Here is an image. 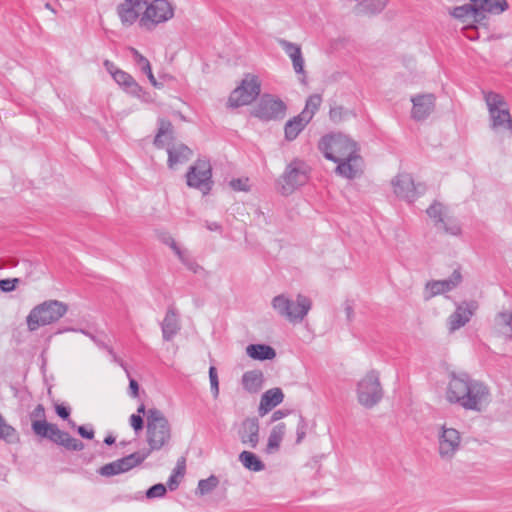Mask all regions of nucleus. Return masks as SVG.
Segmentation results:
<instances>
[{
    "label": "nucleus",
    "instance_id": "nucleus-1",
    "mask_svg": "<svg viewBox=\"0 0 512 512\" xmlns=\"http://www.w3.org/2000/svg\"><path fill=\"white\" fill-rule=\"evenodd\" d=\"M446 400L464 410L481 412L491 402L487 384L472 378L466 372H449L445 392Z\"/></svg>",
    "mask_w": 512,
    "mask_h": 512
},
{
    "label": "nucleus",
    "instance_id": "nucleus-2",
    "mask_svg": "<svg viewBox=\"0 0 512 512\" xmlns=\"http://www.w3.org/2000/svg\"><path fill=\"white\" fill-rule=\"evenodd\" d=\"M324 157L337 163L336 173L353 179L361 170L362 159L358 154L357 143L342 133L323 136L318 144Z\"/></svg>",
    "mask_w": 512,
    "mask_h": 512
},
{
    "label": "nucleus",
    "instance_id": "nucleus-3",
    "mask_svg": "<svg viewBox=\"0 0 512 512\" xmlns=\"http://www.w3.org/2000/svg\"><path fill=\"white\" fill-rule=\"evenodd\" d=\"M29 417L32 421L31 426L35 435L47 438L69 451H81L84 449L85 446L82 441L72 437L68 432L60 430L56 424L46 421L45 408L42 404H38L30 412Z\"/></svg>",
    "mask_w": 512,
    "mask_h": 512
},
{
    "label": "nucleus",
    "instance_id": "nucleus-4",
    "mask_svg": "<svg viewBox=\"0 0 512 512\" xmlns=\"http://www.w3.org/2000/svg\"><path fill=\"white\" fill-rule=\"evenodd\" d=\"M146 441L149 454L167 447L171 441L172 433L168 419L162 411L152 408L147 411Z\"/></svg>",
    "mask_w": 512,
    "mask_h": 512
},
{
    "label": "nucleus",
    "instance_id": "nucleus-5",
    "mask_svg": "<svg viewBox=\"0 0 512 512\" xmlns=\"http://www.w3.org/2000/svg\"><path fill=\"white\" fill-rule=\"evenodd\" d=\"M271 305L280 317L292 323H300L311 310L312 301L303 294H297L295 301L280 294L272 299Z\"/></svg>",
    "mask_w": 512,
    "mask_h": 512
},
{
    "label": "nucleus",
    "instance_id": "nucleus-6",
    "mask_svg": "<svg viewBox=\"0 0 512 512\" xmlns=\"http://www.w3.org/2000/svg\"><path fill=\"white\" fill-rule=\"evenodd\" d=\"M68 310V306L58 300H47L35 306L27 316L26 322L30 331L57 322Z\"/></svg>",
    "mask_w": 512,
    "mask_h": 512
},
{
    "label": "nucleus",
    "instance_id": "nucleus-7",
    "mask_svg": "<svg viewBox=\"0 0 512 512\" xmlns=\"http://www.w3.org/2000/svg\"><path fill=\"white\" fill-rule=\"evenodd\" d=\"M484 99L489 112L490 127L495 131L512 133V117L504 97L499 93L487 92Z\"/></svg>",
    "mask_w": 512,
    "mask_h": 512
},
{
    "label": "nucleus",
    "instance_id": "nucleus-8",
    "mask_svg": "<svg viewBox=\"0 0 512 512\" xmlns=\"http://www.w3.org/2000/svg\"><path fill=\"white\" fill-rule=\"evenodd\" d=\"M357 400L367 409L376 406L383 398V389L379 380V373L369 371L357 384Z\"/></svg>",
    "mask_w": 512,
    "mask_h": 512
},
{
    "label": "nucleus",
    "instance_id": "nucleus-9",
    "mask_svg": "<svg viewBox=\"0 0 512 512\" xmlns=\"http://www.w3.org/2000/svg\"><path fill=\"white\" fill-rule=\"evenodd\" d=\"M173 16L174 9L167 0H153L138 18L139 25L146 30H152L156 25L170 20Z\"/></svg>",
    "mask_w": 512,
    "mask_h": 512
},
{
    "label": "nucleus",
    "instance_id": "nucleus-10",
    "mask_svg": "<svg viewBox=\"0 0 512 512\" xmlns=\"http://www.w3.org/2000/svg\"><path fill=\"white\" fill-rule=\"evenodd\" d=\"M287 110L286 104L271 94H263L253 107L251 115L261 121L268 122L282 119Z\"/></svg>",
    "mask_w": 512,
    "mask_h": 512
},
{
    "label": "nucleus",
    "instance_id": "nucleus-11",
    "mask_svg": "<svg viewBox=\"0 0 512 512\" xmlns=\"http://www.w3.org/2000/svg\"><path fill=\"white\" fill-rule=\"evenodd\" d=\"M187 185L198 189L204 195L208 194L213 186L212 167L207 159H198L190 166L186 173Z\"/></svg>",
    "mask_w": 512,
    "mask_h": 512
},
{
    "label": "nucleus",
    "instance_id": "nucleus-12",
    "mask_svg": "<svg viewBox=\"0 0 512 512\" xmlns=\"http://www.w3.org/2000/svg\"><path fill=\"white\" fill-rule=\"evenodd\" d=\"M261 85L258 78L247 74L241 84L234 89L228 99V105L232 108L251 104L260 94Z\"/></svg>",
    "mask_w": 512,
    "mask_h": 512
},
{
    "label": "nucleus",
    "instance_id": "nucleus-13",
    "mask_svg": "<svg viewBox=\"0 0 512 512\" xmlns=\"http://www.w3.org/2000/svg\"><path fill=\"white\" fill-rule=\"evenodd\" d=\"M282 193L289 194L308 181V166L304 161L294 160L287 165L282 175Z\"/></svg>",
    "mask_w": 512,
    "mask_h": 512
},
{
    "label": "nucleus",
    "instance_id": "nucleus-14",
    "mask_svg": "<svg viewBox=\"0 0 512 512\" xmlns=\"http://www.w3.org/2000/svg\"><path fill=\"white\" fill-rule=\"evenodd\" d=\"M392 186L394 194L409 203L414 202L426 190L424 184H415L412 176L407 173H401L395 176L392 180Z\"/></svg>",
    "mask_w": 512,
    "mask_h": 512
},
{
    "label": "nucleus",
    "instance_id": "nucleus-15",
    "mask_svg": "<svg viewBox=\"0 0 512 512\" xmlns=\"http://www.w3.org/2000/svg\"><path fill=\"white\" fill-rule=\"evenodd\" d=\"M461 435L454 428L442 425L438 434V453L442 459L451 460L460 449Z\"/></svg>",
    "mask_w": 512,
    "mask_h": 512
},
{
    "label": "nucleus",
    "instance_id": "nucleus-16",
    "mask_svg": "<svg viewBox=\"0 0 512 512\" xmlns=\"http://www.w3.org/2000/svg\"><path fill=\"white\" fill-rule=\"evenodd\" d=\"M427 215L434 221L436 227L442 228L445 233L458 236L461 234L459 223L447 216V207L440 202H433L426 210Z\"/></svg>",
    "mask_w": 512,
    "mask_h": 512
},
{
    "label": "nucleus",
    "instance_id": "nucleus-17",
    "mask_svg": "<svg viewBox=\"0 0 512 512\" xmlns=\"http://www.w3.org/2000/svg\"><path fill=\"white\" fill-rule=\"evenodd\" d=\"M146 4L147 0H123V3L117 6V15L121 24L125 27L132 26L140 17Z\"/></svg>",
    "mask_w": 512,
    "mask_h": 512
},
{
    "label": "nucleus",
    "instance_id": "nucleus-18",
    "mask_svg": "<svg viewBox=\"0 0 512 512\" xmlns=\"http://www.w3.org/2000/svg\"><path fill=\"white\" fill-rule=\"evenodd\" d=\"M478 304L476 301H464L458 304L454 313L448 319L449 330L454 332L468 323L477 310Z\"/></svg>",
    "mask_w": 512,
    "mask_h": 512
},
{
    "label": "nucleus",
    "instance_id": "nucleus-19",
    "mask_svg": "<svg viewBox=\"0 0 512 512\" xmlns=\"http://www.w3.org/2000/svg\"><path fill=\"white\" fill-rule=\"evenodd\" d=\"M462 282V275L459 269H455L452 275L443 280H432L426 283L428 295L426 299L452 291Z\"/></svg>",
    "mask_w": 512,
    "mask_h": 512
},
{
    "label": "nucleus",
    "instance_id": "nucleus-20",
    "mask_svg": "<svg viewBox=\"0 0 512 512\" xmlns=\"http://www.w3.org/2000/svg\"><path fill=\"white\" fill-rule=\"evenodd\" d=\"M413 107L411 117L416 121L425 120L435 108V96L431 93L411 97Z\"/></svg>",
    "mask_w": 512,
    "mask_h": 512
},
{
    "label": "nucleus",
    "instance_id": "nucleus-21",
    "mask_svg": "<svg viewBox=\"0 0 512 512\" xmlns=\"http://www.w3.org/2000/svg\"><path fill=\"white\" fill-rule=\"evenodd\" d=\"M278 44L281 46V48L284 50V52L291 59L295 73L302 76L300 81L302 83H305V80H306V72L304 69L305 61H304V58L302 55L301 47L298 44L292 43L285 39H278Z\"/></svg>",
    "mask_w": 512,
    "mask_h": 512
},
{
    "label": "nucleus",
    "instance_id": "nucleus-22",
    "mask_svg": "<svg viewBox=\"0 0 512 512\" xmlns=\"http://www.w3.org/2000/svg\"><path fill=\"white\" fill-rule=\"evenodd\" d=\"M239 438L244 445L254 449L259 443V421L257 418H246L238 430Z\"/></svg>",
    "mask_w": 512,
    "mask_h": 512
},
{
    "label": "nucleus",
    "instance_id": "nucleus-23",
    "mask_svg": "<svg viewBox=\"0 0 512 512\" xmlns=\"http://www.w3.org/2000/svg\"><path fill=\"white\" fill-rule=\"evenodd\" d=\"M478 10V19L482 23L486 14L500 15L509 9L507 0H471Z\"/></svg>",
    "mask_w": 512,
    "mask_h": 512
},
{
    "label": "nucleus",
    "instance_id": "nucleus-24",
    "mask_svg": "<svg viewBox=\"0 0 512 512\" xmlns=\"http://www.w3.org/2000/svg\"><path fill=\"white\" fill-rule=\"evenodd\" d=\"M167 164L170 169L187 162L192 156V150L185 144H172L167 147Z\"/></svg>",
    "mask_w": 512,
    "mask_h": 512
},
{
    "label": "nucleus",
    "instance_id": "nucleus-25",
    "mask_svg": "<svg viewBox=\"0 0 512 512\" xmlns=\"http://www.w3.org/2000/svg\"><path fill=\"white\" fill-rule=\"evenodd\" d=\"M284 394L280 388H272L263 393L259 405V414L264 416L274 407L282 403Z\"/></svg>",
    "mask_w": 512,
    "mask_h": 512
},
{
    "label": "nucleus",
    "instance_id": "nucleus-26",
    "mask_svg": "<svg viewBox=\"0 0 512 512\" xmlns=\"http://www.w3.org/2000/svg\"><path fill=\"white\" fill-rule=\"evenodd\" d=\"M161 329L165 341H171L180 330L178 314L173 307L168 308Z\"/></svg>",
    "mask_w": 512,
    "mask_h": 512
},
{
    "label": "nucleus",
    "instance_id": "nucleus-27",
    "mask_svg": "<svg viewBox=\"0 0 512 512\" xmlns=\"http://www.w3.org/2000/svg\"><path fill=\"white\" fill-rule=\"evenodd\" d=\"M113 79L119 84L124 90L134 97L140 98L143 93L142 87L135 81V79L123 70L114 71Z\"/></svg>",
    "mask_w": 512,
    "mask_h": 512
},
{
    "label": "nucleus",
    "instance_id": "nucleus-28",
    "mask_svg": "<svg viewBox=\"0 0 512 512\" xmlns=\"http://www.w3.org/2000/svg\"><path fill=\"white\" fill-rule=\"evenodd\" d=\"M495 331L506 340L512 339V312L502 311L494 318Z\"/></svg>",
    "mask_w": 512,
    "mask_h": 512
},
{
    "label": "nucleus",
    "instance_id": "nucleus-29",
    "mask_svg": "<svg viewBox=\"0 0 512 512\" xmlns=\"http://www.w3.org/2000/svg\"><path fill=\"white\" fill-rule=\"evenodd\" d=\"M264 375L261 370H250L242 375V386L249 393H257L261 390Z\"/></svg>",
    "mask_w": 512,
    "mask_h": 512
},
{
    "label": "nucleus",
    "instance_id": "nucleus-30",
    "mask_svg": "<svg viewBox=\"0 0 512 512\" xmlns=\"http://www.w3.org/2000/svg\"><path fill=\"white\" fill-rule=\"evenodd\" d=\"M309 121L305 119V116L298 114L290 120H288L284 126L285 139L287 141H293L297 138L301 131L307 126Z\"/></svg>",
    "mask_w": 512,
    "mask_h": 512
},
{
    "label": "nucleus",
    "instance_id": "nucleus-31",
    "mask_svg": "<svg viewBox=\"0 0 512 512\" xmlns=\"http://www.w3.org/2000/svg\"><path fill=\"white\" fill-rule=\"evenodd\" d=\"M450 15L463 22L472 20L473 22L481 23L478 19V10L475 3L471 1L470 3L452 8Z\"/></svg>",
    "mask_w": 512,
    "mask_h": 512
},
{
    "label": "nucleus",
    "instance_id": "nucleus-32",
    "mask_svg": "<svg viewBox=\"0 0 512 512\" xmlns=\"http://www.w3.org/2000/svg\"><path fill=\"white\" fill-rule=\"evenodd\" d=\"M247 355L254 360H272L276 357L273 347L266 344H250L246 347Z\"/></svg>",
    "mask_w": 512,
    "mask_h": 512
},
{
    "label": "nucleus",
    "instance_id": "nucleus-33",
    "mask_svg": "<svg viewBox=\"0 0 512 512\" xmlns=\"http://www.w3.org/2000/svg\"><path fill=\"white\" fill-rule=\"evenodd\" d=\"M149 456V451H137L125 457L117 459L118 467L121 473L127 472L140 465Z\"/></svg>",
    "mask_w": 512,
    "mask_h": 512
},
{
    "label": "nucleus",
    "instance_id": "nucleus-34",
    "mask_svg": "<svg viewBox=\"0 0 512 512\" xmlns=\"http://www.w3.org/2000/svg\"><path fill=\"white\" fill-rule=\"evenodd\" d=\"M164 138L173 140V125L169 120L160 118L158 119V132L153 142L158 149L165 147Z\"/></svg>",
    "mask_w": 512,
    "mask_h": 512
},
{
    "label": "nucleus",
    "instance_id": "nucleus-35",
    "mask_svg": "<svg viewBox=\"0 0 512 512\" xmlns=\"http://www.w3.org/2000/svg\"><path fill=\"white\" fill-rule=\"evenodd\" d=\"M285 431H286V426L284 423H279L272 428V430L269 434V437H268L267 448H266L267 453H273L279 449L280 444L285 435Z\"/></svg>",
    "mask_w": 512,
    "mask_h": 512
},
{
    "label": "nucleus",
    "instance_id": "nucleus-36",
    "mask_svg": "<svg viewBox=\"0 0 512 512\" xmlns=\"http://www.w3.org/2000/svg\"><path fill=\"white\" fill-rule=\"evenodd\" d=\"M388 0H365L356 5L355 12L357 14H377L380 13L387 5Z\"/></svg>",
    "mask_w": 512,
    "mask_h": 512
},
{
    "label": "nucleus",
    "instance_id": "nucleus-37",
    "mask_svg": "<svg viewBox=\"0 0 512 512\" xmlns=\"http://www.w3.org/2000/svg\"><path fill=\"white\" fill-rule=\"evenodd\" d=\"M239 461L242 463V465L253 472H259L264 470L265 465L260 460V458L250 451H242L239 454Z\"/></svg>",
    "mask_w": 512,
    "mask_h": 512
},
{
    "label": "nucleus",
    "instance_id": "nucleus-38",
    "mask_svg": "<svg viewBox=\"0 0 512 512\" xmlns=\"http://www.w3.org/2000/svg\"><path fill=\"white\" fill-rule=\"evenodd\" d=\"M322 103V97L319 94L310 95L305 103V107L300 113L302 116H305L309 122L312 120L315 113L318 111L320 105Z\"/></svg>",
    "mask_w": 512,
    "mask_h": 512
},
{
    "label": "nucleus",
    "instance_id": "nucleus-39",
    "mask_svg": "<svg viewBox=\"0 0 512 512\" xmlns=\"http://www.w3.org/2000/svg\"><path fill=\"white\" fill-rule=\"evenodd\" d=\"M219 484V479L215 475H210L206 479H201L198 482L196 493L204 496L211 493Z\"/></svg>",
    "mask_w": 512,
    "mask_h": 512
},
{
    "label": "nucleus",
    "instance_id": "nucleus-40",
    "mask_svg": "<svg viewBox=\"0 0 512 512\" xmlns=\"http://www.w3.org/2000/svg\"><path fill=\"white\" fill-rule=\"evenodd\" d=\"M0 439L12 443L18 439L17 431L9 425L0 413Z\"/></svg>",
    "mask_w": 512,
    "mask_h": 512
},
{
    "label": "nucleus",
    "instance_id": "nucleus-41",
    "mask_svg": "<svg viewBox=\"0 0 512 512\" xmlns=\"http://www.w3.org/2000/svg\"><path fill=\"white\" fill-rule=\"evenodd\" d=\"M352 116H354V113L343 106L335 105L330 107L329 118L335 124L341 123Z\"/></svg>",
    "mask_w": 512,
    "mask_h": 512
},
{
    "label": "nucleus",
    "instance_id": "nucleus-42",
    "mask_svg": "<svg viewBox=\"0 0 512 512\" xmlns=\"http://www.w3.org/2000/svg\"><path fill=\"white\" fill-rule=\"evenodd\" d=\"M172 250L178 256L179 260L192 272L197 273L201 268L195 261L190 259L184 251H182L177 243H172Z\"/></svg>",
    "mask_w": 512,
    "mask_h": 512
},
{
    "label": "nucleus",
    "instance_id": "nucleus-43",
    "mask_svg": "<svg viewBox=\"0 0 512 512\" xmlns=\"http://www.w3.org/2000/svg\"><path fill=\"white\" fill-rule=\"evenodd\" d=\"M130 52L133 56L134 61L136 64L140 67L141 71L144 72H150L151 65L149 60L144 57L137 49L130 48Z\"/></svg>",
    "mask_w": 512,
    "mask_h": 512
},
{
    "label": "nucleus",
    "instance_id": "nucleus-44",
    "mask_svg": "<svg viewBox=\"0 0 512 512\" xmlns=\"http://www.w3.org/2000/svg\"><path fill=\"white\" fill-rule=\"evenodd\" d=\"M166 492H167L166 486L162 483H158V484L151 486L146 491V497L148 499L162 498L165 496Z\"/></svg>",
    "mask_w": 512,
    "mask_h": 512
},
{
    "label": "nucleus",
    "instance_id": "nucleus-45",
    "mask_svg": "<svg viewBox=\"0 0 512 512\" xmlns=\"http://www.w3.org/2000/svg\"><path fill=\"white\" fill-rule=\"evenodd\" d=\"M99 473H100V475L105 476V477H110V476L121 474L116 460L102 466L99 469Z\"/></svg>",
    "mask_w": 512,
    "mask_h": 512
},
{
    "label": "nucleus",
    "instance_id": "nucleus-46",
    "mask_svg": "<svg viewBox=\"0 0 512 512\" xmlns=\"http://www.w3.org/2000/svg\"><path fill=\"white\" fill-rule=\"evenodd\" d=\"M209 380H210L211 392H212L214 398H217L219 395V380H218L217 370L214 366H211L209 368Z\"/></svg>",
    "mask_w": 512,
    "mask_h": 512
},
{
    "label": "nucleus",
    "instance_id": "nucleus-47",
    "mask_svg": "<svg viewBox=\"0 0 512 512\" xmlns=\"http://www.w3.org/2000/svg\"><path fill=\"white\" fill-rule=\"evenodd\" d=\"M248 178H235L230 181V186L235 191L247 192L250 190Z\"/></svg>",
    "mask_w": 512,
    "mask_h": 512
},
{
    "label": "nucleus",
    "instance_id": "nucleus-48",
    "mask_svg": "<svg viewBox=\"0 0 512 512\" xmlns=\"http://www.w3.org/2000/svg\"><path fill=\"white\" fill-rule=\"evenodd\" d=\"M306 430H307V422L305 421L304 417L302 415H299L298 423L296 427V443H301L302 440L306 436Z\"/></svg>",
    "mask_w": 512,
    "mask_h": 512
},
{
    "label": "nucleus",
    "instance_id": "nucleus-49",
    "mask_svg": "<svg viewBox=\"0 0 512 512\" xmlns=\"http://www.w3.org/2000/svg\"><path fill=\"white\" fill-rule=\"evenodd\" d=\"M129 422L135 433L142 431L144 428L143 417L139 414H132L130 416Z\"/></svg>",
    "mask_w": 512,
    "mask_h": 512
},
{
    "label": "nucleus",
    "instance_id": "nucleus-50",
    "mask_svg": "<svg viewBox=\"0 0 512 512\" xmlns=\"http://www.w3.org/2000/svg\"><path fill=\"white\" fill-rule=\"evenodd\" d=\"M81 332L83 334H85L86 336H88L99 348L101 349H106L108 350V348H110V346H108L105 341H104V338L105 336L102 335V336H97V335H93L87 331H84V330H81Z\"/></svg>",
    "mask_w": 512,
    "mask_h": 512
},
{
    "label": "nucleus",
    "instance_id": "nucleus-51",
    "mask_svg": "<svg viewBox=\"0 0 512 512\" xmlns=\"http://www.w3.org/2000/svg\"><path fill=\"white\" fill-rule=\"evenodd\" d=\"M18 283V279H2L0 280V289L3 292H11L16 288V284Z\"/></svg>",
    "mask_w": 512,
    "mask_h": 512
},
{
    "label": "nucleus",
    "instance_id": "nucleus-52",
    "mask_svg": "<svg viewBox=\"0 0 512 512\" xmlns=\"http://www.w3.org/2000/svg\"><path fill=\"white\" fill-rule=\"evenodd\" d=\"M77 432L78 434L82 437V438H85V439H93L94 438V430L92 427H90L89 429L87 428V426H77Z\"/></svg>",
    "mask_w": 512,
    "mask_h": 512
},
{
    "label": "nucleus",
    "instance_id": "nucleus-53",
    "mask_svg": "<svg viewBox=\"0 0 512 512\" xmlns=\"http://www.w3.org/2000/svg\"><path fill=\"white\" fill-rule=\"evenodd\" d=\"M107 352L111 356L112 361L119 364L125 370L127 376H129V370L127 368V365L116 355L114 350L110 347V348H108Z\"/></svg>",
    "mask_w": 512,
    "mask_h": 512
},
{
    "label": "nucleus",
    "instance_id": "nucleus-54",
    "mask_svg": "<svg viewBox=\"0 0 512 512\" xmlns=\"http://www.w3.org/2000/svg\"><path fill=\"white\" fill-rule=\"evenodd\" d=\"M128 377H129V393H130L131 397L135 398L138 396L139 384L135 379L131 378L130 375Z\"/></svg>",
    "mask_w": 512,
    "mask_h": 512
},
{
    "label": "nucleus",
    "instance_id": "nucleus-55",
    "mask_svg": "<svg viewBox=\"0 0 512 512\" xmlns=\"http://www.w3.org/2000/svg\"><path fill=\"white\" fill-rule=\"evenodd\" d=\"M56 413L62 419H68L70 416V409L64 405H56Z\"/></svg>",
    "mask_w": 512,
    "mask_h": 512
},
{
    "label": "nucleus",
    "instance_id": "nucleus-56",
    "mask_svg": "<svg viewBox=\"0 0 512 512\" xmlns=\"http://www.w3.org/2000/svg\"><path fill=\"white\" fill-rule=\"evenodd\" d=\"M179 481L177 480V475L175 473H172L167 481V486L171 491H174L178 488Z\"/></svg>",
    "mask_w": 512,
    "mask_h": 512
},
{
    "label": "nucleus",
    "instance_id": "nucleus-57",
    "mask_svg": "<svg viewBox=\"0 0 512 512\" xmlns=\"http://www.w3.org/2000/svg\"><path fill=\"white\" fill-rule=\"evenodd\" d=\"M104 66L106 68V70L111 74V76L113 77V73L114 71H119L120 69H118L113 62L109 61V60H105L104 61Z\"/></svg>",
    "mask_w": 512,
    "mask_h": 512
},
{
    "label": "nucleus",
    "instance_id": "nucleus-58",
    "mask_svg": "<svg viewBox=\"0 0 512 512\" xmlns=\"http://www.w3.org/2000/svg\"><path fill=\"white\" fill-rule=\"evenodd\" d=\"M287 415V412L282 410L275 411L271 416V422H276L282 418H284Z\"/></svg>",
    "mask_w": 512,
    "mask_h": 512
},
{
    "label": "nucleus",
    "instance_id": "nucleus-59",
    "mask_svg": "<svg viewBox=\"0 0 512 512\" xmlns=\"http://www.w3.org/2000/svg\"><path fill=\"white\" fill-rule=\"evenodd\" d=\"M206 228L210 231H220L221 225L217 222H206Z\"/></svg>",
    "mask_w": 512,
    "mask_h": 512
},
{
    "label": "nucleus",
    "instance_id": "nucleus-60",
    "mask_svg": "<svg viewBox=\"0 0 512 512\" xmlns=\"http://www.w3.org/2000/svg\"><path fill=\"white\" fill-rule=\"evenodd\" d=\"M181 464L182 465H180V461H178L177 467L173 471V473H175L177 476L179 474L182 475L184 473V469H185V466H184L185 460L184 459H182Z\"/></svg>",
    "mask_w": 512,
    "mask_h": 512
},
{
    "label": "nucleus",
    "instance_id": "nucleus-61",
    "mask_svg": "<svg viewBox=\"0 0 512 512\" xmlns=\"http://www.w3.org/2000/svg\"><path fill=\"white\" fill-rule=\"evenodd\" d=\"M162 242L168 245L172 249V243H176L170 235H163L161 238Z\"/></svg>",
    "mask_w": 512,
    "mask_h": 512
},
{
    "label": "nucleus",
    "instance_id": "nucleus-62",
    "mask_svg": "<svg viewBox=\"0 0 512 512\" xmlns=\"http://www.w3.org/2000/svg\"><path fill=\"white\" fill-rule=\"evenodd\" d=\"M144 74L147 75L148 79L150 80V82L152 83V85L156 86L157 82H156V79L152 73V69H150V72H144Z\"/></svg>",
    "mask_w": 512,
    "mask_h": 512
},
{
    "label": "nucleus",
    "instance_id": "nucleus-63",
    "mask_svg": "<svg viewBox=\"0 0 512 512\" xmlns=\"http://www.w3.org/2000/svg\"><path fill=\"white\" fill-rule=\"evenodd\" d=\"M104 443H105L106 445H112V444H114V443H115V437H114V436H112V435H108V436H106V437H105V439H104Z\"/></svg>",
    "mask_w": 512,
    "mask_h": 512
},
{
    "label": "nucleus",
    "instance_id": "nucleus-64",
    "mask_svg": "<svg viewBox=\"0 0 512 512\" xmlns=\"http://www.w3.org/2000/svg\"><path fill=\"white\" fill-rule=\"evenodd\" d=\"M137 414H139L141 416L144 415V414L147 415L146 409H145V405L143 403L139 405V407L137 409Z\"/></svg>",
    "mask_w": 512,
    "mask_h": 512
}]
</instances>
